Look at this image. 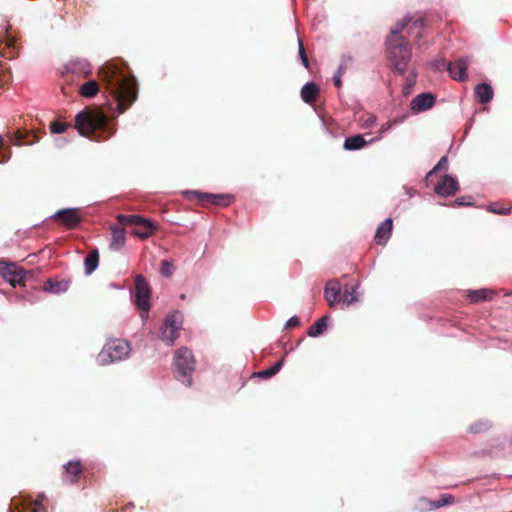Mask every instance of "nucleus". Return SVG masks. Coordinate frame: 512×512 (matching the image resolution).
Listing matches in <instances>:
<instances>
[{
	"mask_svg": "<svg viewBox=\"0 0 512 512\" xmlns=\"http://www.w3.org/2000/svg\"><path fill=\"white\" fill-rule=\"evenodd\" d=\"M101 81L115 100L118 114H122L137 98L136 80L114 64L100 68Z\"/></svg>",
	"mask_w": 512,
	"mask_h": 512,
	"instance_id": "f257e3e1",
	"label": "nucleus"
},
{
	"mask_svg": "<svg viewBox=\"0 0 512 512\" xmlns=\"http://www.w3.org/2000/svg\"><path fill=\"white\" fill-rule=\"evenodd\" d=\"M75 127L82 136L96 133H106V137L114 133L107 116L101 112L80 111L75 117Z\"/></svg>",
	"mask_w": 512,
	"mask_h": 512,
	"instance_id": "f03ea898",
	"label": "nucleus"
},
{
	"mask_svg": "<svg viewBox=\"0 0 512 512\" xmlns=\"http://www.w3.org/2000/svg\"><path fill=\"white\" fill-rule=\"evenodd\" d=\"M387 56L394 71L404 74L411 59V48L407 40L395 41L394 38H387Z\"/></svg>",
	"mask_w": 512,
	"mask_h": 512,
	"instance_id": "7ed1b4c3",
	"label": "nucleus"
},
{
	"mask_svg": "<svg viewBox=\"0 0 512 512\" xmlns=\"http://www.w3.org/2000/svg\"><path fill=\"white\" fill-rule=\"evenodd\" d=\"M174 374L186 386L192 384L191 375L195 369V358L190 349L182 347L174 354Z\"/></svg>",
	"mask_w": 512,
	"mask_h": 512,
	"instance_id": "20e7f679",
	"label": "nucleus"
},
{
	"mask_svg": "<svg viewBox=\"0 0 512 512\" xmlns=\"http://www.w3.org/2000/svg\"><path fill=\"white\" fill-rule=\"evenodd\" d=\"M130 344L121 339L108 341L97 356L99 365H108L126 359L130 353Z\"/></svg>",
	"mask_w": 512,
	"mask_h": 512,
	"instance_id": "39448f33",
	"label": "nucleus"
},
{
	"mask_svg": "<svg viewBox=\"0 0 512 512\" xmlns=\"http://www.w3.org/2000/svg\"><path fill=\"white\" fill-rule=\"evenodd\" d=\"M183 324V316L180 312L174 311L166 316L161 327V339L167 345L172 346L178 337L179 330Z\"/></svg>",
	"mask_w": 512,
	"mask_h": 512,
	"instance_id": "423d86ee",
	"label": "nucleus"
},
{
	"mask_svg": "<svg viewBox=\"0 0 512 512\" xmlns=\"http://www.w3.org/2000/svg\"><path fill=\"white\" fill-rule=\"evenodd\" d=\"M135 302L140 310L141 318L145 321L150 310V288L142 275L135 278Z\"/></svg>",
	"mask_w": 512,
	"mask_h": 512,
	"instance_id": "0eeeda50",
	"label": "nucleus"
},
{
	"mask_svg": "<svg viewBox=\"0 0 512 512\" xmlns=\"http://www.w3.org/2000/svg\"><path fill=\"white\" fill-rule=\"evenodd\" d=\"M8 21L0 17V55L13 58L16 55L15 39L8 32Z\"/></svg>",
	"mask_w": 512,
	"mask_h": 512,
	"instance_id": "6e6552de",
	"label": "nucleus"
},
{
	"mask_svg": "<svg viewBox=\"0 0 512 512\" xmlns=\"http://www.w3.org/2000/svg\"><path fill=\"white\" fill-rule=\"evenodd\" d=\"M0 275L15 286L24 281L26 271L15 263L0 261Z\"/></svg>",
	"mask_w": 512,
	"mask_h": 512,
	"instance_id": "1a4fd4ad",
	"label": "nucleus"
},
{
	"mask_svg": "<svg viewBox=\"0 0 512 512\" xmlns=\"http://www.w3.org/2000/svg\"><path fill=\"white\" fill-rule=\"evenodd\" d=\"M51 218L59 220L68 229L76 228L81 222L78 208H65L58 210Z\"/></svg>",
	"mask_w": 512,
	"mask_h": 512,
	"instance_id": "9d476101",
	"label": "nucleus"
},
{
	"mask_svg": "<svg viewBox=\"0 0 512 512\" xmlns=\"http://www.w3.org/2000/svg\"><path fill=\"white\" fill-rule=\"evenodd\" d=\"M187 195H193L201 202H208L217 206H227L231 203L233 197L230 194H212L201 193L197 191L186 192Z\"/></svg>",
	"mask_w": 512,
	"mask_h": 512,
	"instance_id": "9b49d317",
	"label": "nucleus"
},
{
	"mask_svg": "<svg viewBox=\"0 0 512 512\" xmlns=\"http://www.w3.org/2000/svg\"><path fill=\"white\" fill-rule=\"evenodd\" d=\"M469 57L459 58L448 65V72L450 76L458 81H464L467 79V68L469 65Z\"/></svg>",
	"mask_w": 512,
	"mask_h": 512,
	"instance_id": "f8f14e48",
	"label": "nucleus"
},
{
	"mask_svg": "<svg viewBox=\"0 0 512 512\" xmlns=\"http://www.w3.org/2000/svg\"><path fill=\"white\" fill-rule=\"evenodd\" d=\"M459 190V184L455 177L445 175L441 182L435 186V192L443 197L454 195Z\"/></svg>",
	"mask_w": 512,
	"mask_h": 512,
	"instance_id": "ddd939ff",
	"label": "nucleus"
},
{
	"mask_svg": "<svg viewBox=\"0 0 512 512\" xmlns=\"http://www.w3.org/2000/svg\"><path fill=\"white\" fill-rule=\"evenodd\" d=\"M434 102L435 96L430 92H424L412 99L410 107L414 112H423L431 108Z\"/></svg>",
	"mask_w": 512,
	"mask_h": 512,
	"instance_id": "4468645a",
	"label": "nucleus"
},
{
	"mask_svg": "<svg viewBox=\"0 0 512 512\" xmlns=\"http://www.w3.org/2000/svg\"><path fill=\"white\" fill-rule=\"evenodd\" d=\"M65 69L69 73L83 77H86L91 73V65L86 59L70 60L66 64Z\"/></svg>",
	"mask_w": 512,
	"mask_h": 512,
	"instance_id": "2eb2a0df",
	"label": "nucleus"
},
{
	"mask_svg": "<svg viewBox=\"0 0 512 512\" xmlns=\"http://www.w3.org/2000/svg\"><path fill=\"white\" fill-rule=\"evenodd\" d=\"M340 293L341 288L338 281H329L326 284L324 289V297L330 307H333L334 304L339 300Z\"/></svg>",
	"mask_w": 512,
	"mask_h": 512,
	"instance_id": "dca6fc26",
	"label": "nucleus"
},
{
	"mask_svg": "<svg viewBox=\"0 0 512 512\" xmlns=\"http://www.w3.org/2000/svg\"><path fill=\"white\" fill-rule=\"evenodd\" d=\"M392 219H385L377 228L375 233V240L378 244L384 245L390 238L392 232Z\"/></svg>",
	"mask_w": 512,
	"mask_h": 512,
	"instance_id": "f3484780",
	"label": "nucleus"
},
{
	"mask_svg": "<svg viewBox=\"0 0 512 512\" xmlns=\"http://www.w3.org/2000/svg\"><path fill=\"white\" fill-rule=\"evenodd\" d=\"M117 220L121 224H133V225H142L144 227H153V222L150 219L143 218L139 215H117Z\"/></svg>",
	"mask_w": 512,
	"mask_h": 512,
	"instance_id": "a211bd4d",
	"label": "nucleus"
},
{
	"mask_svg": "<svg viewBox=\"0 0 512 512\" xmlns=\"http://www.w3.org/2000/svg\"><path fill=\"white\" fill-rule=\"evenodd\" d=\"M112 237L110 241V249L119 251L125 244L126 232L123 228L113 226L111 228Z\"/></svg>",
	"mask_w": 512,
	"mask_h": 512,
	"instance_id": "6ab92c4d",
	"label": "nucleus"
},
{
	"mask_svg": "<svg viewBox=\"0 0 512 512\" xmlns=\"http://www.w3.org/2000/svg\"><path fill=\"white\" fill-rule=\"evenodd\" d=\"M475 94L480 103L487 104L492 100L494 92L491 85L482 83L475 87Z\"/></svg>",
	"mask_w": 512,
	"mask_h": 512,
	"instance_id": "aec40b11",
	"label": "nucleus"
},
{
	"mask_svg": "<svg viewBox=\"0 0 512 512\" xmlns=\"http://www.w3.org/2000/svg\"><path fill=\"white\" fill-rule=\"evenodd\" d=\"M368 141L365 140L363 135L357 134L351 137H347L344 141V149L348 151H356L363 148Z\"/></svg>",
	"mask_w": 512,
	"mask_h": 512,
	"instance_id": "412c9836",
	"label": "nucleus"
},
{
	"mask_svg": "<svg viewBox=\"0 0 512 512\" xmlns=\"http://www.w3.org/2000/svg\"><path fill=\"white\" fill-rule=\"evenodd\" d=\"M318 93V86L313 82H308L301 89V98L306 103H312L315 101Z\"/></svg>",
	"mask_w": 512,
	"mask_h": 512,
	"instance_id": "4be33fe9",
	"label": "nucleus"
},
{
	"mask_svg": "<svg viewBox=\"0 0 512 512\" xmlns=\"http://www.w3.org/2000/svg\"><path fill=\"white\" fill-rule=\"evenodd\" d=\"M494 295V291L490 289H478V290H469L468 291V298L471 302H480V301H486L491 300Z\"/></svg>",
	"mask_w": 512,
	"mask_h": 512,
	"instance_id": "5701e85b",
	"label": "nucleus"
},
{
	"mask_svg": "<svg viewBox=\"0 0 512 512\" xmlns=\"http://www.w3.org/2000/svg\"><path fill=\"white\" fill-rule=\"evenodd\" d=\"M99 264V254L98 250L94 249L88 253V255L84 259L85 273L87 275L92 274L98 267Z\"/></svg>",
	"mask_w": 512,
	"mask_h": 512,
	"instance_id": "b1692460",
	"label": "nucleus"
},
{
	"mask_svg": "<svg viewBox=\"0 0 512 512\" xmlns=\"http://www.w3.org/2000/svg\"><path fill=\"white\" fill-rule=\"evenodd\" d=\"M411 23V18L408 16L403 17L396 25L391 29V34L388 38H394L395 41L406 40L404 37L400 36V34L404 31L405 28L409 26Z\"/></svg>",
	"mask_w": 512,
	"mask_h": 512,
	"instance_id": "393cba45",
	"label": "nucleus"
},
{
	"mask_svg": "<svg viewBox=\"0 0 512 512\" xmlns=\"http://www.w3.org/2000/svg\"><path fill=\"white\" fill-rule=\"evenodd\" d=\"M327 320L328 316H323L318 319L312 326L309 327L307 331L308 336L313 338L320 336L327 327Z\"/></svg>",
	"mask_w": 512,
	"mask_h": 512,
	"instance_id": "a878e982",
	"label": "nucleus"
},
{
	"mask_svg": "<svg viewBox=\"0 0 512 512\" xmlns=\"http://www.w3.org/2000/svg\"><path fill=\"white\" fill-rule=\"evenodd\" d=\"M99 91V85L95 80H89L84 83L80 88V93L83 97L93 98Z\"/></svg>",
	"mask_w": 512,
	"mask_h": 512,
	"instance_id": "bb28decb",
	"label": "nucleus"
},
{
	"mask_svg": "<svg viewBox=\"0 0 512 512\" xmlns=\"http://www.w3.org/2000/svg\"><path fill=\"white\" fill-rule=\"evenodd\" d=\"M68 289V283L66 281H46L44 290L50 293L58 294L65 292Z\"/></svg>",
	"mask_w": 512,
	"mask_h": 512,
	"instance_id": "cd10ccee",
	"label": "nucleus"
},
{
	"mask_svg": "<svg viewBox=\"0 0 512 512\" xmlns=\"http://www.w3.org/2000/svg\"><path fill=\"white\" fill-rule=\"evenodd\" d=\"M422 502L428 504L430 510L438 509L444 505L451 504L454 502V498L451 495L443 494L441 497L435 501H428L426 499H422Z\"/></svg>",
	"mask_w": 512,
	"mask_h": 512,
	"instance_id": "c85d7f7f",
	"label": "nucleus"
},
{
	"mask_svg": "<svg viewBox=\"0 0 512 512\" xmlns=\"http://www.w3.org/2000/svg\"><path fill=\"white\" fill-rule=\"evenodd\" d=\"M81 471V466L79 461H69L65 465V473L70 476L69 481L74 483L78 479V475Z\"/></svg>",
	"mask_w": 512,
	"mask_h": 512,
	"instance_id": "c756f323",
	"label": "nucleus"
},
{
	"mask_svg": "<svg viewBox=\"0 0 512 512\" xmlns=\"http://www.w3.org/2000/svg\"><path fill=\"white\" fill-rule=\"evenodd\" d=\"M283 363L284 359H281L274 363L270 368L257 372L256 375L263 379L271 378L280 371V369L283 366Z\"/></svg>",
	"mask_w": 512,
	"mask_h": 512,
	"instance_id": "7c9ffc66",
	"label": "nucleus"
},
{
	"mask_svg": "<svg viewBox=\"0 0 512 512\" xmlns=\"http://www.w3.org/2000/svg\"><path fill=\"white\" fill-rule=\"evenodd\" d=\"M357 286H352L351 289L345 288L340 300L346 304L351 305L358 301V297L356 295Z\"/></svg>",
	"mask_w": 512,
	"mask_h": 512,
	"instance_id": "2f4dec72",
	"label": "nucleus"
},
{
	"mask_svg": "<svg viewBox=\"0 0 512 512\" xmlns=\"http://www.w3.org/2000/svg\"><path fill=\"white\" fill-rule=\"evenodd\" d=\"M490 427L488 420H480L469 427L471 433H480L486 431Z\"/></svg>",
	"mask_w": 512,
	"mask_h": 512,
	"instance_id": "473e14b6",
	"label": "nucleus"
},
{
	"mask_svg": "<svg viewBox=\"0 0 512 512\" xmlns=\"http://www.w3.org/2000/svg\"><path fill=\"white\" fill-rule=\"evenodd\" d=\"M487 210L494 214L506 215L510 212V208L503 207L498 203H491L487 206Z\"/></svg>",
	"mask_w": 512,
	"mask_h": 512,
	"instance_id": "72a5a7b5",
	"label": "nucleus"
},
{
	"mask_svg": "<svg viewBox=\"0 0 512 512\" xmlns=\"http://www.w3.org/2000/svg\"><path fill=\"white\" fill-rule=\"evenodd\" d=\"M448 167V159L447 156H442L436 166L426 175V179H429L434 173L438 170H446Z\"/></svg>",
	"mask_w": 512,
	"mask_h": 512,
	"instance_id": "f704fd0d",
	"label": "nucleus"
},
{
	"mask_svg": "<svg viewBox=\"0 0 512 512\" xmlns=\"http://www.w3.org/2000/svg\"><path fill=\"white\" fill-rule=\"evenodd\" d=\"M174 266L173 263L168 260L161 262L160 272L164 277H170L173 274Z\"/></svg>",
	"mask_w": 512,
	"mask_h": 512,
	"instance_id": "c9c22d12",
	"label": "nucleus"
},
{
	"mask_svg": "<svg viewBox=\"0 0 512 512\" xmlns=\"http://www.w3.org/2000/svg\"><path fill=\"white\" fill-rule=\"evenodd\" d=\"M298 55H299V58L302 62V64L304 65V67L308 68L309 67V60H308V57L306 55V52H305V49H304V45H303V42L301 39H298Z\"/></svg>",
	"mask_w": 512,
	"mask_h": 512,
	"instance_id": "e433bc0d",
	"label": "nucleus"
},
{
	"mask_svg": "<svg viewBox=\"0 0 512 512\" xmlns=\"http://www.w3.org/2000/svg\"><path fill=\"white\" fill-rule=\"evenodd\" d=\"M46 497L44 494H41L34 501V512H44L46 510L45 507Z\"/></svg>",
	"mask_w": 512,
	"mask_h": 512,
	"instance_id": "4c0bfd02",
	"label": "nucleus"
},
{
	"mask_svg": "<svg viewBox=\"0 0 512 512\" xmlns=\"http://www.w3.org/2000/svg\"><path fill=\"white\" fill-rule=\"evenodd\" d=\"M67 127V124L58 121H54L50 125L51 132L54 134H61L65 132Z\"/></svg>",
	"mask_w": 512,
	"mask_h": 512,
	"instance_id": "58836bf2",
	"label": "nucleus"
},
{
	"mask_svg": "<svg viewBox=\"0 0 512 512\" xmlns=\"http://www.w3.org/2000/svg\"><path fill=\"white\" fill-rule=\"evenodd\" d=\"M146 229L143 231H135L134 234L141 239L149 238L156 230V226L153 224V227H145Z\"/></svg>",
	"mask_w": 512,
	"mask_h": 512,
	"instance_id": "ea45409f",
	"label": "nucleus"
},
{
	"mask_svg": "<svg viewBox=\"0 0 512 512\" xmlns=\"http://www.w3.org/2000/svg\"><path fill=\"white\" fill-rule=\"evenodd\" d=\"M454 203L458 206H470L472 205V202H471V197H465V196H462V197H458Z\"/></svg>",
	"mask_w": 512,
	"mask_h": 512,
	"instance_id": "a19ab883",
	"label": "nucleus"
},
{
	"mask_svg": "<svg viewBox=\"0 0 512 512\" xmlns=\"http://www.w3.org/2000/svg\"><path fill=\"white\" fill-rule=\"evenodd\" d=\"M299 324H300V319L297 316H292L285 323V328L286 329H290V328H293V327H297Z\"/></svg>",
	"mask_w": 512,
	"mask_h": 512,
	"instance_id": "79ce46f5",
	"label": "nucleus"
},
{
	"mask_svg": "<svg viewBox=\"0 0 512 512\" xmlns=\"http://www.w3.org/2000/svg\"><path fill=\"white\" fill-rule=\"evenodd\" d=\"M377 118L375 115H369L363 122L364 128H372L376 124Z\"/></svg>",
	"mask_w": 512,
	"mask_h": 512,
	"instance_id": "37998d69",
	"label": "nucleus"
},
{
	"mask_svg": "<svg viewBox=\"0 0 512 512\" xmlns=\"http://www.w3.org/2000/svg\"><path fill=\"white\" fill-rule=\"evenodd\" d=\"M391 128H392V125L390 123L383 124L379 131L380 132L379 136L371 139L369 142H374V141L380 140L383 137V134L385 132L389 131Z\"/></svg>",
	"mask_w": 512,
	"mask_h": 512,
	"instance_id": "c03bdc74",
	"label": "nucleus"
},
{
	"mask_svg": "<svg viewBox=\"0 0 512 512\" xmlns=\"http://www.w3.org/2000/svg\"><path fill=\"white\" fill-rule=\"evenodd\" d=\"M424 26L422 19H415L408 27V32L411 33L413 29H422Z\"/></svg>",
	"mask_w": 512,
	"mask_h": 512,
	"instance_id": "a18cd8bd",
	"label": "nucleus"
},
{
	"mask_svg": "<svg viewBox=\"0 0 512 512\" xmlns=\"http://www.w3.org/2000/svg\"><path fill=\"white\" fill-rule=\"evenodd\" d=\"M333 83L336 87H340L341 86V75L340 74H335L333 76Z\"/></svg>",
	"mask_w": 512,
	"mask_h": 512,
	"instance_id": "49530a36",
	"label": "nucleus"
},
{
	"mask_svg": "<svg viewBox=\"0 0 512 512\" xmlns=\"http://www.w3.org/2000/svg\"><path fill=\"white\" fill-rule=\"evenodd\" d=\"M2 146H3V138L0 135V154L2 153ZM3 161H4V159L0 157V163Z\"/></svg>",
	"mask_w": 512,
	"mask_h": 512,
	"instance_id": "de8ad7c7",
	"label": "nucleus"
},
{
	"mask_svg": "<svg viewBox=\"0 0 512 512\" xmlns=\"http://www.w3.org/2000/svg\"><path fill=\"white\" fill-rule=\"evenodd\" d=\"M343 71H344V65H342V64H341V65L338 67V70H337V72H336V73H337V74L342 75Z\"/></svg>",
	"mask_w": 512,
	"mask_h": 512,
	"instance_id": "09e8293b",
	"label": "nucleus"
},
{
	"mask_svg": "<svg viewBox=\"0 0 512 512\" xmlns=\"http://www.w3.org/2000/svg\"><path fill=\"white\" fill-rule=\"evenodd\" d=\"M415 77H416V74H413V78H415ZM407 84H408V86H412L414 84V79H412V80L407 79Z\"/></svg>",
	"mask_w": 512,
	"mask_h": 512,
	"instance_id": "8fccbe9b",
	"label": "nucleus"
}]
</instances>
